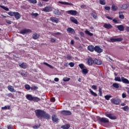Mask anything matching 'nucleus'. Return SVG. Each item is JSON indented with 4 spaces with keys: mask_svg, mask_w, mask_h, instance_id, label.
I'll use <instances>...</instances> for the list:
<instances>
[{
    "mask_svg": "<svg viewBox=\"0 0 129 129\" xmlns=\"http://www.w3.org/2000/svg\"><path fill=\"white\" fill-rule=\"evenodd\" d=\"M45 113V111L40 110V109H37L35 110V114L37 117H43L44 116V114Z\"/></svg>",
    "mask_w": 129,
    "mask_h": 129,
    "instance_id": "obj_1",
    "label": "nucleus"
},
{
    "mask_svg": "<svg viewBox=\"0 0 129 129\" xmlns=\"http://www.w3.org/2000/svg\"><path fill=\"white\" fill-rule=\"evenodd\" d=\"M98 120H99L100 122L102 123H108L109 120L105 117H100L99 116L97 117Z\"/></svg>",
    "mask_w": 129,
    "mask_h": 129,
    "instance_id": "obj_2",
    "label": "nucleus"
},
{
    "mask_svg": "<svg viewBox=\"0 0 129 129\" xmlns=\"http://www.w3.org/2000/svg\"><path fill=\"white\" fill-rule=\"evenodd\" d=\"M61 114L62 115H71L72 113L69 110H62L60 111Z\"/></svg>",
    "mask_w": 129,
    "mask_h": 129,
    "instance_id": "obj_3",
    "label": "nucleus"
},
{
    "mask_svg": "<svg viewBox=\"0 0 129 129\" xmlns=\"http://www.w3.org/2000/svg\"><path fill=\"white\" fill-rule=\"evenodd\" d=\"M105 115H106L107 117H109V118H110V119H116V116H114L112 113H105Z\"/></svg>",
    "mask_w": 129,
    "mask_h": 129,
    "instance_id": "obj_4",
    "label": "nucleus"
},
{
    "mask_svg": "<svg viewBox=\"0 0 129 129\" xmlns=\"http://www.w3.org/2000/svg\"><path fill=\"white\" fill-rule=\"evenodd\" d=\"M111 101L113 104H116V105L120 103V100L119 99H111Z\"/></svg>",
    "mask_w": 129,
    "mask_h": 129,
    "instance_id": "obj_5",
    "label": "nucleus"
},
{
    "mask_svg": "<svg viewBox=\"0 0 129 129\" xmlns=\"http://www.w3.org/2000/svg\"><path fill=\"white\" fill-rule=\"evenodd\" d=\"M67 13L69 15H72V16H76V15H77V11L75 10H70L67 11Z\"/></svg>",
    "mask_w": 129,
    "mask_h": 129,
    "instance_id": "obj_6",
    "label": "nucleus"
},
{
    "mask_svg": "<svg viewBox=\"0 0 129 129\" xmlns=\"http://www.w3.org/2000/svg\"><path fill=\"white\" fill-rule=\"evenodd\" d=\"M43 11L45 13H49V12H52V7L50 6H47L43 9Z\"/></svg>",
    "mask_w": 129,
    "mask_h": 129,
    "instance_id": "obj_7",
    "label": "nucleus"
},
{
    "mask_svg": "<svg viewBox=\"0 0 129 129\" xmlns=\"http://www.w3.org/2000/svg\"><path fill=\"white\" fill-rule=\"evenodd\" d=\"M103 27L105 28V29H107L108 30L112 29V25L109 23H105L103 25Z\"/></svg>",
    "mask_w": 129,
    "mask_h": 129,
    "instance_id": "obj_8",
    "label": "nucleus"
},
{
    "mask_svg": "<svg viewBox=\"0 0 129 129\" xmlns=\"http://www.w3.org/2000/svg\"><path fill=\"white\" fill-rule=\"evenodd\" d=\"M94 50L95 52H97V53H101L103 51L102 49L98 46H95Z\"/></svg>",
    "mask_w": 129,
    "mask_h": 129,
    "instance_id": "obj_9",
    "label": "nucleus"
},
{
    "mask_svg": "<svg viewBox=\"0 0 129 129\" xmlns=\"http://www.w3.org/2000/svg\"><path fill=\"white\" fill-rule=\"evenodd\" d=\"M31 29H23L20 31V34H27L28 33H31Z\"/></svg>",
    "mask_w": 129,
    "mask_h": 129,
    "instance_id": "obj_10",
    "label": "nucleus"
},
{
    "mask_svg": "<svg viewBox=\"0 0 129 129\" xmlns=\"http://www.w3.org/2000/svg\"><path fill=\"white\" fill-rule=\"evenodd\" d=\"M19 66H20V67H21V68H22L23 69H26L27 67H28V66L25 62L19 63Z\"/></svg>",
    "mask_w": 129,
    "mask_h": 129,
    "instance_id": "obj_11",
    "label": "nucleus"
},
{
    "mask_svg": "<svg viewBox=\"0 0 129 129\" xmlns=\"http://www.w3.org/2000/svg\"><path fill=\"white\" fill-rule=\"evenodd\" d=\"M39 37H40V34H39L37 33H34L32 35V38H33V39H34V40H37V39H39Z\"/></svg>",
    "mask_w": 129,
    "mask_h": 129,
    "instance_id": "obj_12",
    "label": "nucleus"
},
{
    "mask_svg": "<svg viewBox=\"0 0 129 129\" xmlns=\"http://www.w3.org/2000/svg\"><path fill=\"white\" fill-rule=\"evenodd\" d=\"M14 16L16 20H19V19H21V14H20L19 12H14Z\"/></svg>",
    "mask_w": 129,
    "mask_h": 129,
    "instance_id": "obj_13",
    "label": "nucleus"
},
{
    "mask_svg": "<svg viewBox=\"0 0 129 129\" xmlns=\"http://www.w3.org/2000/svg\"><path fill=\"white\" fill-rule=\"evenodd\" d=\"M102 62L100 60H98L97 59H95L94 60V64L96 65H101Z\"/></svg>",
    "mask_w": 129,
    "mask_h": 129,
    "instance_id": "obj_14",
    "label": "nucleus"
},
{
    "mask_svg": "<svg viewBox=\"0 0 129 129\" xmlns=\"http://www.w3.org/2000/svg\"><path fill=\"white\" fill-rule=\"evenodd\" d=\"M121 79V82H123V83H125V84H129V81L127 80V79H125L123 77H122Z\"/></svg>",
    "mask_w": 129,
    "mask_h": 129,
    "instance_id": "obj_15",
    "label": "nucleus"
},
{
    "mask_svg": "<svg viewBox=\"0 0 129 129\" xmlns=\"http://www.w3.org/2000/svg\"><path fill=\"white\" fill-rule=\"evenodd\" d=\"M43 117L46 119H50V118H51V116H50L49 114L46 113V112L44 111V114H43Z\"/></svg>",
    "mask_w": 129,
    "mask_h": 129,
    "instance_id": "obj_16",
    "label": "nucleus"
},
{
    "mask_svg": "<svg viewBox=\"0 0 129 129\" xmlns=\"http://www.w3.org/2000/svg\"><path fill=\"white\" fill-rule=\"evenodd\" d=\"M58 4H61V5H66L67 6H73V4L72 3H69L66 2H61L59 1Z\"/></svg>",
    "mask_w": 129,
    "mask_h": 129,
    "instance_id": "obj_17",
    "label": "nucleus"
},
{
    "mask_svg": "<svg viewBox=\"0 0 129 129\" xmlns=\"http://www.w3.org/2000/svg\"><path fill=\"white\" fill-rule=\"evenodd\" d=\"M88 65H92L93 63H94V60L91 57H90L88 59Z\"/></svg>",
    "mask_w": 129,
    "mask_h": 129,
    "instance_id": "obj_18",
    "label": "nucleus"
},
{
    "mask_svg": "<svg viewBox=\"0 0 129 129\" xmlns=\"http://www.w3.org/2000/svg\"><path fill=\"white\" fill-rule=\"evenodd\" d=\"M70 20L74 24H76V25H78V21H77V19H75L74 17H71Z\"/></svg>",
    "mask_w": 129,
    "mask_h": 129,
    "instance_id": "obj_19",
    "label": "nucleus"
},
{
    "mask_svg": "<svg viewBox=\"0 0 129 129\" xmlns=\"http://www.w3.org/2000/svg\"><path fill=\"white\" fill-rule=\"evenodd\" d=\"M116 28H118V30H119V31H124V27H123V25H122L117 26Z\"/></svg>",
    "mask_w": 129,
    "mask_h": 129,
    "instance_id": "obj_20",
    "label": "nucleus"
},
{
    "mask_svg": "<svg viewBox=\"0 0 129 129\" xmlns=\"http://www.w3.org/2000/svg\"><path fill=\"white\" fill-rule=\"evenodd\" d=\"M52 120L53 122H57V121H58V118H57V116L53 115L52 116Z\"/></svg>",
    "mask_w": 129,
    "mask_h": 129,
    "instance_id": "obj_21",
    "label": "nucleus"
},
{
    "mask_svg": "<svg viewBox=\"0 0 129 129\" xmlns=\"http://www.w3.org/2000/svg\"><path fill=\"white\" fill-rule=\"evenodd\" d=\"M68 32L70 33V34H75V30H74L72 28H68L67 29Z\"/></svg>",
    "mask_w": 129,
    "mask_h": 129,
    "instance_id": "obj_22",
    "label": "nucleus"
},
{
    "mask_svg": "<svg viewBox=\"0 0 129 129\" xmlns=\"http://www.w3.org/2000/svg\"><path fill=\"white\" fill-rule=\"evenodd\" d=\"M27 99L28 100H30V101H33V99L34 98V97L32 96V95H27L26 96Z\"/></svg>",
    "mask_w": 129,
    "mask_h": 129,
    "instance_id": "obj_23",
    "label": "nucleus"
},
{
    "mask_svg": "<svg viewBox=\"0 0 129 129\" xmlns=\"http://www.w3.org/2000/svg\"><path fill=\"white\" fill-rule=\"evenodd\" d=\"M8 90L11 91V92H16V90H15V89L13 88V86H8Z\"/></svg>",
    "mask_w": 129,
    "mask_h": 129,
    "instance_id": "obj_24",
    "label": "nucleus"
},
{
    "mask_svg": "<svg viewBox=\"0 0 129 129\" xmlns=\"http://www.w3.org/2000/svg\"><path fill=\"white\" fill-rule=\"evenodd\" d=\"M94 46L93 45H89L88 46V49L90 51V52H93L94 51Z\"/></svg>",
    "mask_w": 129,
    "mask_h": 129,
    "instance_id": "obj_25",
    "label": "nucleus"
},
{
    "mask_svg": "<svg viewBox=\"0 0 129 129\" xmlns=\"http://www.w3.org/2000/svg\"><path fill=\"white\" fill-rule=\"evenodd\" d=\"M70 124H65L61 126V128L62 129H69Z\"/></svg>",
    "mask_w": 129,
    "mask_h": 129,
    "instance_id": "obj_26",
    "label": "nucleus"
},
{
    "mask_svg": "<svg viewBox=\"0 0 129 129\" xmlns=\"http://www.w3.org/2000/svg\"><path fill=\"white\" fill-rule=\"evenodd\" d=\"M50 20L52 22V23H56V24H58V20H56L55 17H51Z\"/></svg>",
    "mask_w": 129,
    "mask_h": 129,
    "instance_id": "obj_27",
    "label": "nucleus"
},
{
    "mask_svg": "<svg viewBox=\"0 0 129 129\" xmlns=\"http://www.w3.org/2000/svg\"><path fill=\"white\" fill-rule=\"evenodd\" d=\"M53 14L54 15H56L57 16H60V15H61V12H60V11H59L58 10H55L53 11Z\"/></svg>",
    "mask_w": 129,
    "mask_h": 129,
    "instance_id": "obj_28",
    "label": "nucleus"
},
{
    "mask_svg": "<svg viewBox=\"0 0 129 129\" xmlns=\"http://www.w3.org/2000/svg\"><path fill=\"white\" fill-rule=\"evenodd\" d=\"M89 91H90L91 94L92 95H93V96H95V97L97 96V94H96V93H95L94 92H93V91H92V90H91V89H89Z\"/></svg>",
    "mask_w": 129,
    "mask_h": 129,
    "instance_id": "obj_29",
    "label": "nucleus"
},
{
    "mask_svg": "<svg viewBox=\"0 0 129 129\" xmlns=\"http://www.w3.org/2000/svg\"><path fill=\"white\" fill-rule=\"evenodd\" d=\"M119 19H121V20H123V19H124V16L122 14V12H119Z\"/></svg>",
    "mask_w": 129,
    "mask_h": 129,
    "instance_id": "obj_30",
    "label": "nucleus"
},
{
    "mask_svg": "<svg viewBox=\"0 0 129 129\" xmlns=\"http://www.w3.org/2000/svg\"><path fill=\"white\" fill-rule=\"evenodd\" d=\"M0 8H1L2 9H3V10H4L5 11H7V12L9 11V8H8L7 7H6L4 6H3V4H0Z\"/></svg>",
    "mask_w": 129,
    "mask_h": 129,
    "instance_id": "obj_31",
    "label": "nucleus"
},
{
    "mask_svg": "<svg viewBox=\"0 0 129 129\" xmlns=\"http://www.w3.org/2000/svg\"><path fill=\"white\" fill-rule=\"evenodd\" d=\"M82 73L84 74V75H86L87 73H88V70L87 69H82Z\"/></svg>",
    "mask_w": 129,
    "mask_h": 129,
    "instance_id": "obj_32",
    "label": "nucleus"
},
{
    "mask_svg": "<svg viewBox=\"0 0 129 129\" xmlns=\"http://www.w3.org/2000/svg\"><path fill=\"white\" fill-rule=\"evenodd\" d=\"M41 99L37 97H33V99L32 100V101H34L36 102H38V101H40Z\"/></svg>",
    "mask_w": 129,
    "mask_h": 129,
    "instance_id": "obj_33",
    "label": "nucleus"
},
{
    "mask_svg": "<svg viewBox=\"0 0 129 129\" xmlns=\"http://www.w3.org/2000/svg\"><path fill=\"white\" fill-rule=\"evenodd\" d=\"M112 86L113 87H114V88H116L117 89H118V88H119V85L116 83L113 84Z\"/></svg>",
    "mask_w": 129,
    "mask_h": 129,
    "instance_id": "obj_34",
    "label": "nucleus"
},
{
    "mask_svg": "<svg viewBox=\"0 0 129 129\" xmlns=\"http://www.w3.org/2000/svg\"><path fill=\"white\" fill-rule=\"evenodd\" d=\"M112 10L115 12L117 10V7L115 6V5L113 4L112 5Z\"/></svg>",
    "mask_w": 129,
    "mask_h": 129,
    "instance_id": "obj_35",
    "label": "nucleus"
},
{
    "mask_svg": "<svg viewBox=\"0 0 129 129\" xmlns=\"http://www.w3.org/2000/svg\"><path fill=\"white\" fill-rule=\"evenodd\" d=\"M91 16H92V17H93V18H94V19H96L97 18V15L96 14V13L95 12L91 13Z\"/></svg>",
    "mask_w": 129,
    "mask_h": 129,
    "instance_id": "obj_36",
    "label": "nucleus"
},
{
    "mask_svg": "<svg viewBox=\"0 0 129 129\" xmlns=\"http://www.w3.org/2000/svg\"><path fill=\"white\" fill-rule=\"evenodd\" d=\"M127 8H128V5L123 4V5L122 6V9H123V10H126V9H127Z\"/></svg>",
    "mask_w": 129,
    "mask_h": 129,
    "instance_id": "obj_37",
    "label": "nucleus"
},
{
    "mask_svg": "<svg viewBox=\"0 0 129 129\" xmlns=\"http://www.w3.org/2000/svg\"><path fill=\"white\" fill-rule=\"evenodd\" d=\"M111 97H112V96L111 95H107L104 96V98H105V99L106 100H109V99L111 98Z\"/></svg>",
    "mask_w": 129,
    "mask_h": 129,
    "instance_id": "obj_38",
    "label": "nucleus"
},
{
    "mask_svg": "<svg viewBox=\"0 0 129 129\" xmlns=\"http://www.w3.org/2000/svg\"><path fill=\"white\" fill-rule=\"evenodd\" d=\"M85 34H86V35H88V36H93V34L88 30L85 31Z\"/></svg>",
    "mask_w": 129,
    "mask_h": 129,
    "instance_id": "obj_39",
    "label": "nucleus"
},
{
    "mask_svg": "<svg viewBox=\"0 0 129 129\" xmlns=\"http://www.w3.org/2000/svg\"><path fill=\"white\" fill-rule=\"evenodd\" d=\"M25 89L27 90H30L31 89V87L28 84H26L25 85Z\"/></svg>",
    "mask_w": 129,
    "mask_h": 129,
    "instance_id": "obj_40",
    "label": "nucleus"
},
{
    "mask_svg": "<svg viewBox=\"0 0 129 129\" xmlns=\"http://www.w3.org/2000/svg\"><path fill=\"white\" fill-rule=\"evenodd\" d=\"M114 80L115 81H118V82H121V79H120V77H115Z\"/></svg>",
    "mask_w": 129,
    "mask_h": 129,
    "instance_id": "obj_41",
    "label": "nucleus"
},
{
    "mask_svg": "<svg viewBox=\"0 0 129 129\" xmlns=\"http://www.w3.org/2000/svg\"><path fill=\"white\" fill-rule=\"evenodd\" d=\"M28 2H30L31 4H33V5L37 4V0H28Z\"/></svg>",
    "mask_w": 129,
    "mask_h": 129,
    "instance_id": "obj_42",
    "label": "nucleus"
},
{
    "mask_svg": "<svg viewBox=\"0 0 129 129\" xmlns=\"http://www.w3.org/2000/svg\"><path fill=\"white\" fill-rule=\"evenodd\" d=\"M8 14L11 17H14V15H15V12H10L8 13Z\"/></svg>",
    "mask_w": 129,
    "mask_h": 129,
    "instance_id": "obj_43",
    "label": "nucleus"
},
{
    "mask_svg": "<svg viewBox=\"0 0 129 129\" xmlns=\"http://www.w3.org/2000/svg\"><path fill=\"white\" fill-rule=\"evenodd\" d=\"M70 80V78H67V77H64L63 79V81H64V82H67L68 81H69Z\"/></svg>",
    "mask_w": 129,
    "mask_h": 129,
    "instance_id": "obj_44",
    "label": "nucleus"
},
{
    "mask_svg": "<svg viewBox=\"0 0 129 129\" xmlns=\"http://www.w3.org/2000/svg\"><path fill=\"white\" fill-rule=\"evenodd\" d=\"M2 109H11V106H8V107L7 106H5V107H2Z\"/></svg>",
    "mask_w": 129,
    "mask_h": 129,
    "instance_id": "obj_45",
    "label": "nucleus"
},
{
    "mask_svg": "<svg viewBox=\"0 0 129 129\" xmlns=\"http://www.w3.org/2000/svg\"><path fill=\"white\" fill-rule=\"evenodd\" d=\"M123 110H124V111H128V109H129L128 106H124V107H123Z\"/></svg>",
    "mask_w": 129,
    "mask_h": 129,
    "instance_id": "obj_46",
    "label": "nucleus"
},
{
    "mask_svg": "<svg viewBox=\"0 0 129 129\" xmlns=\"http://www.w3.org/2000/svg\"><path fill=\"white\" fill-rule=\"evenodd\" d=\"M40 126H41V125L38 124V125H34V126H33L32 127H33V128L37 129V128H39V127H40Z\"/></svg>",
    "mask_w": 129,
    "mask_h": 129,
    "instance_id": "obj_47",
    "label": "nucleus"
},
{
    "mask_svg": "<svg viewBox=\"0 0 129 129\" xmlns=\"http://www.w3.org/2000/svg\"><path fill=\"white\" fill-rule=\"evenodd\" d=\"M31 15L32 16V17H35V18H37L39 16L38 13H32Z\"/></svg>",
    "mask_w": 129,
    "mask_h": 129,
    "instance_id": "obj_48",
    "label": "nucleus"
},
{
    "mask_svg": "<svg viewBox=\"0 0 129 129\" xmlns=\"http://www.w3.org/2000/svg\"><path fill=\"white\" fill-rule=\"evenodd\" d=\"M100 5H103V6H104V5H105V1L100 0Z\"/></svg>",
    "mask_w": 129,
    "mask_h": 129,
    "instance_id": "obj_49",
    "label": "nucleus"
},
{
    "mask_svg": "<svg viewBox=\"0 0 129 129\" xmlns=\"http://www.w3.org/2000/svg\"><path fill=\"white\" fill-rule=\"evenodd\" d=\"M115 39H116V42H121V41H122V40H123L122 38H118Z\"/></svg>",
    "mask_w": 129,
    "mask_h": 129,
    "instance_id": "obj_50",
    "label": "nucleus"
},
{
    "mask_svg": "<svg viewBox=\"0 0 129 129\" xmlns=\"http://www.w3.org/2000/svg\"><path fill=\"white\" fill-rule=\"evenodd\" d=\"M31 90H37L38 89V87L37 86H33L31 88Z\"/></svg>",
    "mask_w": 129,
    "mask_h": 129,
    "instance_id": "obj_51",
    "label": "nucleus"
},
{
    "mask_svg": "<svg viewBox=\"0 0 129 129\" xmlns=\"http://www.w3.org/2000/svg\"><path fill=\"white\" fill-rule=\"evenodd\" d=\"M79 67H80V68H81V69H84V64H83V63L79 64Z\"/></svg>",
    "mask_w": 129,
    "mask_h": 129,
    "instance_id": "obj_52",
    "label": "nucleus"
},
{
    "mask_svg": "<svg viewBox=\"0 0 129 129\" xmlns=\"http://www.w3.org/2000/svg\"><path fill=\"white\" fill-rule=\"evenodd\" d=\"M69 65L70 66V67H74V65H75V64L74 63V62H71L69 63Z\"/></svg>",
    "mask_w": 129,
    "mask_h": 129,
    "instance_id": "obj_53",
    "label": "nucleus"
},
{
    "mask_svg": "<svg viewBox=\"0 0 129 129\" xmlns=\"http://www.w3.org/2000/svg\"><path fill=\"white\" fill-rule=\"evenodd\" d=\"M50 39H51L50 42H51L52 43H54L56 41V38H51Z\"/></svg>",
    "mask_w": 129,
    "mask_h": 129,
    "instance_id": "obj_54",
    "label": "nucleus"
},
{
    "mask_svg": "<svg viewBox=\"0 0 129 129\" xmlns=\"http://www.w3.org/2000/svg\"><path fill=\"white\" fill-rule=\"evenodd\" d=\"M92 89H94V90H96L97 89V86L95 85L92 86Z\"/></svg>",
    "mask_w": 129,
    "mask_h": 129,
    "instance_id": "obj_55",
    "label": "nucleus"
},
{
    "mask_svg": "<svg viewBox=\"0 0 129 129\" xmlns=\"http://www.w3.org/2000/svg\"><path fill=\"white\" fill-rule=\"evenodd\" d=\"M8 96L9 97H12V98H14V95H13L12 93L8 94Z\"/></svg>",
    "mask_w": 129,
    "mask_h": 129,
    "instance_id": "obj_56",
    "label": "nucleus"
},
{
    "mask_svg": "<svg viewBox=\"0 0 129 129\" xmlns=\"http://www.w3.org/2000/svg\"><path fill=\"white\" fill-rule=\"evenodd\" d=\"M67 59H68L69 60H71V59H72V57L70 55L68 54L67 56Z\"/></svg>",
    "mask_w": 129,
    "mask_h": 129,
    "instance_id": "obj_57",
    "label": "nucleus"
},
{
    "mask_svg": "<svg viewBox=\"0 0 129 129\" xmlns=\"http://www.w3.org/2000/svg\"><path fill=\"white\" fill-rule=\"evenodd\" d=\"M113 22H114V23H115V24H118V21H117V20L114 19L112 20Z\"/></svg>",
    "mask_w": 129,
    "mask_h": 129,
    "instance_id": "obj_58",
    "label": "nucleus"
},
{
    "mask_svg": "<svg viewBox=\"0 0 129 129\" xmlns=\"http://www.w3.org/2000/svg\"><path fill=\"white\" fill-rule=\"evenodd\" d=\"M110 41L112 43H114V42H116V38H111Z\"/></svg>",
    "mask_w": 129,
    "mask_h": 129,
    "instance_id": "obj_59",
    "label": "nucleus"
},
{
    "mask_svg": "<svg viewBox=\"0 0 129 129\" xmlns=\"http://www.w3.org/2000/svg\"><path fill=\"white\" fill-rule=\"evenodd\" d=\"M79 34L80 36H81V37H84V33H83V32H80Z\"/></svg>",
    "mask_w": 129,
    "mask_h": 129,
    "instance_id": "obj_60",
    "label": "nucleus"
},
{
    "mask_svg": "<svg viewBox=\"0 0 129 129\" xmlns=\"http://www.w3.org/2000/svg\"><path fill=\"white\" fill-rule=\"evenodd\" d=\"M6 23H7V24H9V25H11L12 24V21H11V20H7Z\"/></svg>",
    "mask_w": 129,
    "mask_h": 129,
    "instance_id": "obj_61",
    "label": "nucleus"
},
{
    "mask_svg": "<svg viewBox=\"0 0 129 129\" xmlns=\"http://www.w3.org/2000/svg\"><path fill=\"white\" fill-rule=\"evenodd\" d=\"M105 10H106V11H109V10H110V7H105Z\"/></svg>",
    "mask_w": 129,
    "mask_h": 129,
    "instance_id": "obj_62",
    "label": "nucleus"
},
{
    "mask_svg": "<svg viewBox=\"0 0 129 129\" xmlns=\"http://www.w3.org/2000/svg\"><path fill=\"white\" fill-rule=\"evenodd\" d=\"M53 35L59 36V35H61V33H60V32L54 33H53Z\"/></svg>",
    "mask_w": 129,
    "mask_h": 129,
    "instance_id": "obj_63",
    "label": "nucleus"
},
{
    "mask_svg": "<svg viewBox=\"0 0 129 129\" xmlns=\"http://www.w3.org/2000/svg\"><path fill=\"white\" fill-rule=\"evenodd\" d=\"M122 98H125V97H126V94L123 93L122 94Z\"/></svg>",
    "mask_w": 129,
    "mask_h": 129,
    "instance_id": "obj_64",
    "label": "nucleus"
}]
</instances>
